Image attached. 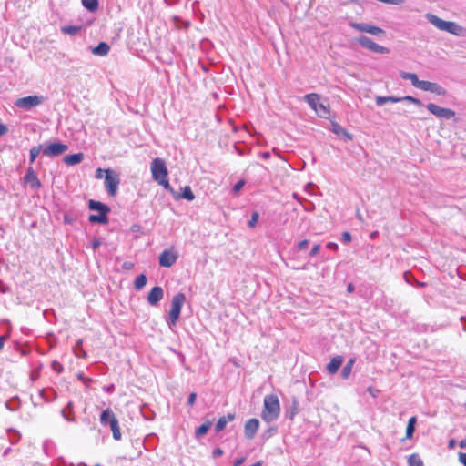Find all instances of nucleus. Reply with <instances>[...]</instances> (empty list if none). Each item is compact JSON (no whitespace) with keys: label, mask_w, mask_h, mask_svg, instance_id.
I'll return each instance as SVG.
<instances>
[{"label":"nucleus","mask_w":466,"mask_h":466,"mask_svg":"<svg viewBox=\"0 0 466 466\" xmlns=\"http://www.w3.org/2000/svg\"><path fill=\"white\" fill-rule=\"evenodd\" d=\"M235 415L233 413H228L227 416L220 417L215 425L216 431L219 432L223 431L228 422L233 420Z\"/></svg>","instance_id":"21"},{"label":"nucleus","mask_w":466,"mask_h":466,"mask_svg":"<svg viewBox=\"0 0 466 466\" xmlns=\"http://www.w3.org/2000/svg\"><path fill=\"white\" fill-rule=\"evenodd\" d=\"M350 26L359 32L368 33L374 35L385 34V31L382 28L365 23L350 22Z\"/></svg>","instance_id":"11"},{"label":"nucleus","mask_w":466,"mask_h":466,"mask_svg":"<svg viewBox=\"0 0 466 466\" xmlns=\"http://www.w3.org/2000/svg\"><path fill=\"white\" fill-rule=\"evenodd\" d=\"M258 217H259V215L257 211L253 212L251 214V218H250L249 221L248 222V226L249 228H254L258 222Z\"/></svg>","instance_id":"39"},{"label":"nucleus","mask_w":466,"mask_h":466,"mask_svg":"<svg viewBox=\"0 0 466 466\" xmlns=\"http://www.w3.org/2000/svg\"><path fill=\"white\" fill-rule=\"evenodd\" d=\"M40 397L46 402L53 401L57 398V393L54 390L47 391L46 389L39 390Z\"/></svg>","instance_id":"28"},{"label":"nucleus","mask_w":466,"mask_h":466,"mask_svg":"<svg viewBox=\"0 0 466 466\" xmlns=\"http://www.w3.org/2000/svg\"><path fill=\"white\" fill-rule=\"evenodd\" d=\"M88 208H89V209L98 211L99 213L100 212H107V213L110 212V208L106 204H103L102 202L96 201L93 199L89 200Z\"/></svg>","instance_id":"23"},{"label":"nucleus","mask_w":466,"mask_h":466,"mask_svg":"<svg viewBox=\"0 0 466 466\" xmlns=\"http://www.w3.org/2000/svg\"><path fill=\"white\" fill-rule=\"evenodd\" d=\"M82 5L89 12H95L98 9V0H82Z\"/></svg>","instance_id":"34"},{"label":"nucleus","mask_w":466,"mask_h":466,"mask_svg":"<svg viewBox=\"0 0 466 466\" xmlns=\"http://www.w3.org/2000/svg\"><path fill=\"white\" fill-rule=\"evenodd\" d=\"M68 150V146L62 142L45 143L43 145V155L48 157L61 156Z\"/></svg>","instance_id":"7"},{"label":"nucleus","mask_w":466,"mask_h":466,"mask_svg":"<svg viewBox=\"0 0 466 466\" xmlns=\"http://www.w3.org/2000/svg\"><path fill=\"white\" fill-rule=\"evenodd\" d=\"M357 42L364 48L372 51L377 54H388L389 49L385 46H380L374 41H372L370 37L365 35H360L357 38Z\"/></svg>","instance_id":"9"},{"label":"nucleus","mask_w":466,"mask_h":466,"mask_svg":"<svg viewBox=\"0 0 466 466\" xmlns=\"http://www.w3.org/2000/svg\"><path fill=\"white\" fill-rule=\"evenodd\" d=\"M186 301V296L184 293H177L171 300V309L167 318V323L168 327L172 329L174 326H176L177 320L179 319L182 307Z\"/></svg>","instance_id":"5"},{"label":"nucleus","mask_w":466,"mask_h":466,"mask_svg":"<svg viewBox=\"0 0 466 466\" xmlns=\"http://www.w3.org/2000/svg\"><path fill=\"white\" fill-rule=\"evenodd\" d=\"M83 340L78 339L75 346H74V351L77 358H85L86 357V352L82 349Z\"/></svg>","instance_id":"36"},{"label":"nucleus","mask_w":466,"mask_h":466,"mask_svg":"<svg viewBox=\"0 0 466 466\" xmlns=\"http://www.w3.org/2000/svg\"><path fill=\"white\" fill-rule=\"evenodd\" d=\"M7 290H8V287H6L5 284H3L0 281V292L1 293H5V292H7Z\"/></svg>","instance_id":"54"},{"label":"nucleus","mask_w":466,"mask_h":466,"mask_svg":"<svg viewBox=\"0 0 466 466\" xmlns=\"http://www.w3.org/2000/svg\"><path fill=\"white\" fill-rule=\"evenodd\" d=\"M459 446L460 448L461 449H466V438L461 440L460 442H459Z\"/></svg>","instance_id":"56"},{"label":"nucleus","mask_w":466,"mask_h":466,"mask_svg":"<svg viewBox=\"0 0 466 466\" xmlns=\"http://www.w3.org/2000/svg\"><path fill=\"white\" fill-rule=\"evenodd\" d=\"M280 413V404L278 396L274 394L266 395L261 418L269 423L276 420Z\"/></svg>","instance_id":"1"},{"label":"nucleus","mask_w":466,"mask_h":466,"mask_svg":"<svg viewBox=\"0 0 466 466\" xmlns=\"http://www.w3.org/2000/svg\"><path fill=\"white\" fill-rule=\"evenodd\" d=\"M103 173H105V169L97 168L96 171V178L101 179L103 177Z\"/></svg>","instance_id":"52"},{"label":"nucleus","mask_w":466,"mask_h":466,"mask_svg":"<svg viewBox=\"0 0 466 466\" xmlns=\"http://www.w3.org/2000/svg\"><path fill=\"white\" fill-rule=\"evenodd\" d=\"M459 461L466 466V453L460 452L459 453Z\"/></svg>","instance_id":"49"},{"label":"nucleus","mask_w":466,"mask_h":466,"mask_svg":"<svg viewBox=\"0 0 466 466\" xmlns=\"http://www.w3.org/2000/svg\"><path fill=\"white\" fill-rule=\"evenodd\" d=\"M326 247L329 249H332V250H337L338 249V244L335 243V242H328Z\"/></svg>","instance_id":"51"},{"label":"nucleus","mask_w":466,"mask_h":466,"mask_svg":"<svg viewBox=\"0 0 466 466\" xmlns=\"http://www.w3.org/2000/svg\"><path fill=\"white\" fill-rule=\"evenodd\" d=\"M419 89L429 91L440 96H444L446 94V90L441 86L426 80L421 81Z\"/></svg>","instance_id":"15"},{"label":"nucleus","mask_w":466,"mask_h":466,"mask_svg":"<svg viewBox=\"0 0 466 466\" xmlns=\"http://www.w3.org/2000/svg\"><path fill=\"white\" fill-rule=\"evenodd\" d=\"M77 378H78L80 380H82V381H86V378L84 377V375H83V374H78V375H77Z\"/></svg>","instance_id":"62"},{"label":"nucleus","mask_w":466,"mask_h":466,"mask_svg":"<svg viewBox=\"0 0 466 466\" xmlns=\"http://www.w3.org/2000/svg\"><path fill=\"white\" fill-rule=\"evenodd\" d=\"M178 258V253L174 249H165L159 255V265L165 268L172 267Z\"/></svg>","instance_id":"12"},{"label":"nucleus","mask_w":466,"mask_h":466,"mask_svg":"<svg viewBox=\"0 0 466 466\" xmlns=\"http://www.w3.org/2000/svg\"><path fill=\"white\" fill-rule=\"evenodd\" d=\"M107 212H100L98 215L91 214L88 220L91 223L106 224L108 222Z\"/></svg>","instance_id":"25"},{"label":"nucleus","mask_w":466,"mask_h":466,"mask_svg":"<svg viewBox=\"0 0 466 466\" xmlns=\"http://www.w3.org/2000/svg\"><path fill=\"white\" fill-rule=\"evenodd\" d=\"M52 369L58 374L62 373L64 371V367L63 365L56 361V360H54L52 362Z\"/></svg>","instance_id":"40"},{"label":"nucleus","mask_w":466,"mask_h":466,"mask_svg":"<svg viewBox=\"0 0 466 466\" xmlns=\"http://www.w3.org/2000/svg\"><path fill=\"white\" fill-rule=\"evenodd\" d=\"M352 239V237H351V234L348 231H345L342 233V236H341V241L344 243V244H348L351 241Z\"/></svg>","instance_id":"41"},{"label":"nucleus","mask_w":466,"mask_h":466,"mask_svg":"<svg viewBox=\"0 0 466 466\" xmlns=\"http://www.w3.org/2000/svg\"><path fill=\"white\" fill-rule=\"evenodd\" d=\"M342 362H343L342 356L338 355V356L333 357L330 360V361L329 362V364L327 365V370L330 374H335L339 370Z\"/></svg>","instance_id":"19"},{"label":"nucleus","mask_w":466,"mask_h":466,"mask_svg":"<svg viewBox=\"0 0 466 466\" xmlns=\"http://www.w3.org/2000/svg\"><path fill=\"white\" fill-rule=\"evenodd\" d=\"M304 100L317 114H326L328 112L326 101H321L319 95L316 93L308 94L304 96Z\"/></svg>","instance_id":"8"},{"label":"nucleus","mask_w":466,"mask_h":466,"mask_svg":"<svg viewBox=\"0 0 466 466\" xmlns=\"http://www.w3.org/2000/svg\"><path fill=\"white\" fill-rule=\"evenodd\" d=\"M24 181L25 184L29 185L30 187L33 189H38L42 186L33 167H28L26 169V173L24 177Z\"/></svg>","instance_id":"16"},{"label":"nucleus","mask_w":466,"mask_h":466,"mask_svg":"<svg viewBox=\"0 0 466 466\" xmlns=\"http://www.w3.org/2000/svg\"><path fill=\"white\" fill-rule=\"evenodd\" d=\"M329 130L332 131L339 138L343 141L352 140L353 136L337 122L331 121Z\"/></svg>","instance_id":"13"},{"label":"nucleus","mask_w":466,"mask_h":466,"mask_svg":"<svg viewBox=\"0 0 466 466\" xmlns=\"http://www.w3.org/2000/svg\"><path fill=\"white\" fill-rule=\"evenodd\" d=\"M259 428V420L252 418L246 421L244 426V433L247 439L251 440L255 437Z\"/></svg>","instance_id":"14"},{"label":"nucleus","mask_w":466,"mask_h":466,"mask_svg":"<svg viewBox=\"0 0 466 466\" xmlns=\"http://www.w3.org/2000/svg\"><path fill=\"white\" fill-rule=\"evenodd\" d=\"M5 340V338L4 336H1L0 337V350L3 349L4 347V342Z\"/></svg>","instance_id":"60"},{"label":"nucleus","mask_w":466,"mask_h":466,"mask_svg":"<svg viewBox=\"0 0 466 466\" xmlns=\"http://www.w3.org/2000/svg\"><path fill=\"white\" fill-rule=\"evenodd\" d=\"M150 168L153 179L165 189L172 191L173 188L170 187L169 181L167 179L168 171L164 160L159 157L153 159Z\"/></svg>","instance_id":"2"},{"label":"nucleus","mask_w":466,"mask_h":466,"mask_svg":"<svg viewBox=\"0 0 466 466\" xmlns=\"http://www.w3.org/2000/svg\"><path fill=\"white\" fill-rule=\"evenodd\" d=\"M409 466H424L422 460L417 453H413L408 458Z\"/></svg>","instance_id":"35"},{"label":"nucleus","mask_w":466,"mask_h":466,"mask_svg":"<svg viewBox=\"0 0 466 466\" xmlns=\"http://www.w3.org/2000/svg\"><path fill=\"white\" fill-rule=\"evenodd\" d=\"M84 159L83 153H76L72 155H67L63 158V161L67 166H74L79 164Z\"/></svg>","instance_id":"20"},{"label":"nucleus","mask_w":466,"mask_h":466,"mask_svg":"<svg viewBox=\"0 0 466 466\" xmlns=\"http://www.w3.org/2000/svg\"><path fill=\"white\" fill-rule=\"evenodd\" d=\"M455 443H456L455 440H453V439L450 440L449 444H448L449 448H451V449L454 448Z\"/></svg>","instance_id":"59"},{"label":"nucleus","mask_w":466,"mask_h":466,"mask_svg":"<svg viewBox=\"0 0 466 466\" xmlns=\"http://www.w3.org/2000/svg\"><path fill=\"white\" fill-rule=\"evenodd\" d=\"M244 185H245V181H244V180H239V181H238V182L234 185V187H233V188H232L233 193H234V194L238 193V191H239V190L244 187Z\"/></svg>","instance_id":"42"},{"label":"nucleus","mask_w":466,"mask_h":466,"mask_svg":"<svg viewBox=\"0 0 466 466\" xmlns=\"http://www.w3.org/2000/svg\"><path fill=\"white\" fill-rule=\"evenodd\" d=\"M181 198H184V199H187L188 201H192L195 198V195L193 194L190 187L186 186L183 188V191H182V194H181Z\"/></svg>","instance_id":"38"},{"label":"nucleus","mask_w":466,"mask_h":466,"mask_svg":"<svg viewBox=\"0 0 466 466\" xmlns=\"http://www.w3.org/2000/svg\"><path fill=\"white\" fill-rule=\"evenodd\" d=\"M400 77L404 80H410L413 86L419 88L422 80L418 78L415 73L400 72Z\"/></svg>","instance_id":"26"},{"label":"nucleus","mask_w":466,"mask_h":466,"mask_svg":"<svg viewBox=\"0 0 466 466\" xmlns=\"http://www.w3.org/2000/svg\"><path fill=\"white\" fill-rule=\"evenodd\" d=\"M430 113L436 116H454L455 112L450 108H443L435 104L430 103L427 106Z\"/></svg>","instance_id":"18"},{"label":"nucleus","mask_w":466,"mask_h":466,"mask_svg":"<svg viewBox=\"0 0 466 466\" xmlns=\"http://www.w3.org/2000/svg\"><path fill=\"white\" fill-rule=\"evenodd\" d=\"M386 99H387V102H399V101H410V102H412L414 104H416L418 106H422V103L417 99V98H414L410 96H404L402 98H399V97H395V96H386Z\"/></svg>","instance_id":"27"},{"label":"nucleus","mask_w":466,"mask_h":466,"mask_svg":"<svg viewBox=\"0 0 466 466\" xmlns=\"http://www.w3.org/2000/svg\"><path fill=\"white\" fill-rule=\"evenodd\" d=\"M295 412H296V408H294V410H290V415H289V418H290V419H292V418H293V416H294Z\"/></svg>","instance_id":"63"},{"label":"nucleus","mask_w":466,"mask_h":466,"mask_svg":"<svg viewBox=\"0 0 466 466\" xmlns=\"http://www.w3.org/2000/svg\"><path fill=\"white\" fill-rule=\"evenodd\" d=\"M40 152L43 153V145H38L33 147L29 151V161L30 163H34L36 157L39 156Z\"/></svg>","instance_id":"32"},{"label":"nucleus","mask_w":466,"mask_h":466,"mask_svg":"<svg viewBox=\"0 0 466 466\" xmlns=\"http://www.w3.org/2000/svg\"><path fill=\"white\" fill-rule=\"evenodd\" d=\"M61 415L66 420L69 422L75 421L76 418L73 411V403L71 401H69L66 407L61 410Z\"/></svg>","instance_id":"24"},{"label":"nucleus","mask_w":466,"mask_h":466,"mask_svg":"<svg viewBox=\"0 0 466 466\" xmlns=\"http://www.w3.org/2000/svg\"><path fill=\"white\" fill-rule=\"evenodd\" d=\"M223 453H224V451H223V450H222V449H220V448H216V449H214V450H213V451H212V456H213L214 458H218V457L222 456V455H223Z\"/></svg>","instance_id":"46"},{"label":"nucleus","mask_w":466,"mask_h":466,"mask_svg":"<svg viewBox=\"0 0 466 466\" xmlns=\"http://www.w3.org/2000/svg\"><path fill=\"white\" fill-rule=\"evenodd\" d=\"M245 461V458L241 457V458H238L234 461V466H241L242 463Z\"/></svg>","instance_id":"53"},{"label":"nucleus","mask_w":466,"mask_h":466,"mask_svg":"<svg viewBox=\"0 0 466 466\" xmlns=\"http://www.w3.org/2000/svg\"><path fill=\"white\" fill-rule=\"evenodd\" d=\"M196 399H197V394L195 392H191L189 394V397H188V400H187V405L188 406H193L195 404Z\"/></svg>","instance_id":"44"},{"label":"nucleus","mask_w":466,"mask_h":466,"mask_svg":"<svg viewBox=\"0 0 466 466\" xmlns=\"http://www.w3.org/2000/svg\"><path fill=\"white\" fill-rule=\"evenodd\" d=\"M425 17L429 23L433 25L439 30L448 32L456 36L461 35L463 32V27L452 21H445L437 16L434 14L427 13Z\"/></svg>","instance_id":"3"},{"label":"nucleus","mask_w":466,"mask_h":466,"mask_svg":"<svg viewBox=\"0 0 466 466\" xmlns=\"http://www.w3.org/2000/svg\"><path fill=\"white\" fill-rule=\"evenodd\" d=\"M64 221H65V223L71 224L73 219L71 218H69L67 215H65Z\"/></svg>","instance_id":"58"},{"label":"nucleus","mask_w":466,"mask_h":466,"mask_svg":"<svg viewBox=\"0 0 466 466\" xmlns=\"http://www.w3.org/2000/svg\"><path fill=\"white\" fill-rule=\"evenodd\" d=\"M251 466H261V462H260V461H258V462H256V463L252 464Z\"/></svg>","instance_id":"64"},{"label":"nucleus","mask_w":466,"mask_h":466,"mask_svg":"<svg viewBox=\"0 0 466 466\" xmlns=\"http://www.w3.org/2000/svg\"><path fill=\"white\" fill-rule=\"evenodd\" d=\"M147 281V276L145 274H140L136 278V279L134 281V288L137 290H140L141 289H143L146 286Z\"/></svg>","instance_id":"33"},{"label":"nucleus","mask_w":466,"mask_h":466,"mask_svg":"<svg viewBox=\"0 0 466 466\" xmlns=\"http://www.w3.org/2000/svg\"><path fill=\"white\" fill-rule=\"evenodd\" d=\"M347 290H348V292H352L354 290V286L352 284H350L347 287Z\"/></svg>","instance_id":"61"},{"label":"nucleus","mask_w":466,"mask_h":466,"mask_svg":"<svg viewBox=\"0 0 466 466\" xmlns=\"http://www.w3.org/2000/svg\"><path fill=\"white\" fill-rule=\"evenodd\" d=\"M102 245V241L99 238H96L91 242V248L96 250Z\"/></svg>","instance_id":"47"},{"label":"nucleus","mask_w":466,"mask_h":466,"mask_svg":"<svg viewBox=\"0 0 466 466\" xmlns=\"http://www.w3.org/2000/svg\"><path fill=\"white\" fill-rule=\"evenodd\" d=\"M416 417L410 418L406 428V438L410 439L415 431Z\"/></svg>","instance_id":"31"},{"label":"nucleus","mask_w":466,"mask_h":466,"mask_svg":"<svg viewBox=\"0 0 466 466\" xmlns=\"http://www.w3.org/2000/svg\"><path fill=\"white\" fill-rule=\"evenodd\" d=\"M105 187L109 196L115 197L120 184L119 175L112 169H105Z\"/></svg>","instance_id":"6"},{"label":"nucleus","mask_w":466,"mask_h":466,"mask_svg":"<svg viewBox=\"0 0 466 466\" xmlns=\"http://www.w3.org/2000/svg\"><path fill=\"white\" fill-rule=\"evenodd\" d=\"M110 46L106 42H100L96 46L92 48V53L96 56H104L108 54Z\"/></svg>","instance_id":"22"},{"label":"nucleus","mask_w":466,"mask_h":466,"mask_svg":"<svg viewBox=\"0 0 466 466\" xmlns=\"http://www.w3.org/2000/svg\"><path fill=\"white\" fill-rule=\"evenodd\" d=\"M80 29H81V26H79V25H66L61 28V31L64 34L75 35L80 31Z\"/></svg>","instance_id":"37"},{"label":"nucleus","mask_w":466,"mask_h":466,"mask_svg":"<svg viewBox=\"0 0 466 466\" xmlns=\"http://www.w3.org/2000/svg\"><path fill=\"white\" fill-rule=\"evenodd\" d=\"M308 245H309V240L304 239L298 243L297 248H298V250H303L308 247Z\"/></svg>","instance_id":"43"},{"label":"nucleus","mask_w":466,"mask_h":466,"mask_svg":"<svg viewBox=\"0 0 466 466\" xmlns=\"http://www.w3.org/2000/svg\"><path fill=\"white\" fill-rule=\"evenodd\" d=\"M8 132V127L5 124L0 123V137Z\"/></svg>","instance_id":"48"},{"label":"nucleus","mask_w":466,"mask_h":466,"mask_svg":"<svg viewBox=\"0 0 466 466\" xmlns=\"http://www.w3.org/2000/svg\"><path fill=\"white\" fill-rule=\"evenodd\" d=\"M319 249H320V245H319V244H315V245L312 247V248H311V250H310V252H309V255H310L311 257L316 256V255L319 253Z\"/></svg>","instance_id":"45"},{"label":"nucleus","mask_w":466,"mask_h":466,"mask_svg":"<svg viewBox=\"0 0 466 466\" xmlns=\"http://www.w3.org/2000/svg\"><path fill=\"white\" fill-rule=\"evenodd\" d=\"M212 425V422L210 420H207L203 424H201L195 431V437L197 439L201 438L203 435H205L208 431L210 429Z\"/></svg>","instance_id":"29"},{"label":"nucleus","mask_w":466,"mask_h":466,"mask_svg":"<svg viewBox=\"0 0 466 466\" xmlns=\"http://www.w3.org/2000/svg\"><path fill=\"white\" fill-rule=\"evenodd\" d=\"M376 102H377L378 106L384 105L385 103H387L386 96H378L377 99H376Z\"/></svg>","instance_id":"50"},{"label":"nucleus","mask_w":466,"mask_h":466,"mask_svg":"<svg viewBox=\"0 0 466 466\" xmlns=\"http://www.w3.org/2000/svg\"><path fill=\"white\" fill-rule=\"evenodd\" d=\"M123 267L126 269H130L133 267V264L131 262H125Z\"/></svg>","instance_id":"57"},{"label":"nucleus","mask_w":466,"mask_h":466,"mask_svg":"<svg viewBox=\"0 0 466 466\" xmlns=\"http://www.w3.org/2000/svg\"><path fill=\"white\" fill-rule=\"evenodd\" d=\"M164 290L160 286L152 288L147 295V302L151 306H156L163 299Z\"/></svg>","instance_id":"17"},{"label":"nucleus","mask_w":466,"mask_h":466,"mask_svg":"<svg viewBox=\"0 0 466 466\" xmlns=\"http://www.w3.org/2000/svg\"><path fill=\"white\" fill-rule=\"evenodd\" d=\"M44 101V97L40 96H28L16 99L15 105L25 110H30L33 107L40 105Z\"/></svg>","instance_id":"10"},{"label":"nucleus","mask_w":466,"mask_h":466,"mask_svg":"<svg viewBox=\"0 0 466 466\" xmlns=\"http://www.w3.org/2000/svg\"><path fill=\"white\" fill-rule=\"evenodd\" d=\"M368 392L371 394L373 397H376V393L379 391L377 390H374L372 387H369L367 389Z\"/></svg>","instance_id":"55"},{"label":"nucleus","mask_w":466,"mask_h":466,"mask_svg":"<svg viewBox=\"0 0 466 466\" xmlns=\"http://www.w3.org/2000/svg\"><path fill=\"white\" fill-rule=\"evenodd\" d=\"M99 420L103 427L110 428L114 440H121L122 434L118 419L110 408H107L101 412Z\"/></svg>","instance_id":"4"},{"label":"nucleus","mask_w":466,"mask_h":466,"mask_svg":"<svg viewBox=\"0 0 466 466\" xmlns=\"http://www.w3.org/2000/svg\"><path fill=\"white\" fill-rule=\"evenodd\" d=\"M354 362H355V360L353 359H350L348 360V362L343 367L341 373H340L342 379L346 380L350 377V375L352 371Z\"/></svg>","instance_id":"30"}]
</instances>
